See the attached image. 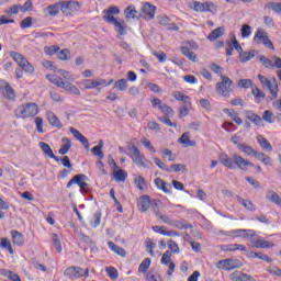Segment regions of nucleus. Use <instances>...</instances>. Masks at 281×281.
Returning <instances> with one entry per match:
<instances>
[{"instance_id":"f257e3e1","label":"nucleus","mask_w":281,"mask_h":281,"mask_svg":"<svg viewBox=\"0 0 281 281\" xmlns=\"http://www.w3.org/2000/svg\"><path fill=\"white\" fill-rule=\"evenodd\" d=\"M221 236H228L231 238H250V243L256 249H271L273 243L260 238L251 229H233L229 232L220 231Z\"/></svg>"},{"instance_id":"f03ea898","label":"nucleus","mask_w":281,"mask_h":281,"mask_svg":"<svg viewBox=\"0 0 281 281\" xmlns=\"http://www.w3.org/2000/svg\"><path fill=\"white\" fill-rule=\"evenodd\" d=\"M103 21L114 26V30L119 36H126L127 26L124 20H117L115 15L120 13V8L115 5H110L108 9L103 10Z\"/></svg>"},{"instance_id":"7ed1b4c3","label":"nucleus","mask_w":281,"mask_h":281,"mask_svg":"<svg viewBox=\"0 0 281 281\" xmlns=\"http://www.w3.org/2000/svg\"><path fill=\"white\" fill-rule=\"evenodd\" d=\"M211 70H213L214 74L220 76L222 80L221 82H217L215 85L216 92L218 93V95H223V98H229V93H232V85H234V81H232L229 77L224 76L223 67L216 64L211 65Z\"/></svg>"},{"instance_id":"20e7f679","label":"nucleus","mask_w":281,"mask_h":281,"mask_svg":"<svg viewBox=\"0 0 281 281\" xmlns=\"http://www.w3.org/2000/svg\"><path fill=\"white\" fill-rule=\"evenodd\" d=\"M46 79H48L52 85H56V87H61V89L68 91V93H71L72 95H80V90L78 89V87H76L71 82L64 81L63 78L58 77L57 75H47Z\"/></svg>"},{"instance_id":"39448f33","label":"nucleus","mask_w":281,"mask_h":281,"mask_svg":"<svg viewBox=\"0 0 281 281\" xmlns=\"http://www.w3.org/2000/svg\"><path fill=\"white\" fill-rule=\"evenodd\" d=\"M15 117L21 120H27V117H34L38 115V105L36 103H26L24 105H20L14 111Z\"/></svg>"},{"instance_id":"423d86ee","label":"nucleus","mask_w":281,"mask_h":281,"mask_svg":"<svg viewBox=\"0 0 281 281\" xmlns=\"http://www.w3.org/2000/svg\"><path fill=\"white\" fill-rule=\"evenodd\" d=\"M257 78L260 81L262 89H267V91H269V93L271 94L270 100H277L278 92L280 91V88L278 86V80L276 78H272L270 80L263 75H258Z\"/></svg>"},{"instance_id":"0eeeda50","label":"nucleus","mask_w":281,"mask_h":281,"mask_svg":"<svg viewBox=\"0 0 281 281\" xmlns=\"http://www.w3.org/2000/svg\"><path fill=\"white\" fill-rule=\"evenodd\" d=\"M64 276L69 280H80V278H89V269L83 270L81 267L71 266L64 271Z\"/></svg>"},{"instance_id":"6e6552de","label":"nucleus","mask_w":281,"mask_h":281,"mask_svg":"<svg viewBox=\"0 0 281 281\" xmlns=\"http://www.w3.org/2000/svg\"><path fill=\"white\" fill-rule=\"evenodd\" d=\"M10 57L13 58V60L23 69V71H26V74H34V66L25 59V57L16 52H11Z\"/></svg>"},{"instance_id":"1a4fd4ad","label":"nucleus","mask_w":281,"mask_h":281,"mask_svg":"<svg viewBox=\"0 0 281 281\" xmlns=\"http://www.w3.org/2000/svg\"><path fill=\"white\" fill-rule=\"evenodd\" d=\"M217 269H223V271H232L234 269H240L243 262L238 259H224L215 263Z\"/></svg>"},{"instance_id":"9d476101","label":"nucleus","mask_w":281,"mask_h":281,"mask_svg":"<svg viewBox=\"0 0 281 281\" xmlns=\"http://www.w3.org/2000/svg\"><path fill=\"white\" fill-rule=\"evenodd\" d=\"M130 150H132V154L130 155L132 161L136 166H138V168H146V162H144V159H146V157L142 154L139 148L135 145H132L130 147Z\"/></svg>"},{"instance_id":"9b49d317","label":"nucleus","mask_w":281,"mask_h":281,"mask_svg":"<svg viewBox=\"0 0 281 281\" xmlns=\"http://www.w3.org/2000/svg\"><path fill=\"white\" fill-rule=\"evenodd\" d=\"M191 10L194 12H212L213 10H216V4L212 1H206V2H199V1H193L190 5Z\"/></svg>"},{"instance_id":"f8f14e48","label":"nucleus","mask_w":281,"mask_h":281,"mask_svg":"<svg viewBox=\"0 0 281 281\" xmlns=\"http://www.w3.org/2000/svg\"><path fill=\"white\" fill-rule=\"evenodd\" d=\"M254 41H259L265 45V47H268L269 49H274L273 43L269 38V35H267V32L262 29H257Z\"/></svg>"},{"instance_id":"ddd939ff","label":"nucleus","mask_w":281,"mask_h":281,"mask_svg":"<svg viewBox=\"0 0 281 281\" xmlns=\"http://www.w3.org/2000/svg\"><path fill=\"white\" fill-rule=\"evenodd\" d=\"M60 11L63 14H67L68 12H78L80 10V2L69 0L59 2Z\"/></svg>"},{"instance_id":"4468645a","label":"nucleus","mask_w":281,"mask_h":281,"mask_svg":"<svg viewBox=\"0 0 281 281\" xmlns=\"http://www.w3.org/2000/svg\"><path fill=\"white\" fill-rule=\"evenodd\" d=\"M83 89H97V87H102V85H106V80L102 78L98 79H85L80 82Z\"/></svg>"},{"instance_id":"2eb2a0df","label":"nucleus","mask_w":281,"mask_h":281,"mask_svg":"<svg viewBox=\"0 0 281 281\" xmlns=\"http://www.w3.org/2000/svg\"><path fill=\"white\" fill-rule=\"evenodd\" d=\"M233 161L239 170H246V168L254 167V162L243 158V156L238 154H233Z\"/></svg>"},{"instance_id":"dca6fc26","label":"nucleus","mask_w":281,"mask_h":281,"mask_svg":"<svg viewBox=\"0 0 281 281\" xmlns=\"http://www.w3.org/2000/svg\"><path fill=\"white\" fill-rule=\"evenodd\" d=\"M140 12L144 13V16L146 19H149L151 21L155 19V12H157V7L150 4V2H144L140 7Z\"/></svg>"},{"instance_id":"f3484780","label":"nucleus","mask_w":281,"mask_h":281,"mask_svg":"<svg viewBox=\"0 0 281 281\" xmlns=\"http://www.w3.org/2000/svg\"><path fill=\"white\" fill-rule=\"evenodd\" d=\"M220 161L222 166L225 168H229V170H236V165L234 162V156L229 157L227 154L220 155Z\"/></svg>"},{"instance_id":"a211bd4d","label":"nucleus","mask_w":281,"mask_h":281,"mask_svg":"<svg viewBox=\"0 0 281 281\" xmlns=\"http://www.w3.org/2000/svg\"><path fill=\"white\" fill-rule=\"evenodd\" d=\"M69 131L71 135L85 146L86 150H89V139H87L80 131L76 130V127H69Z\"/></svg>"},{"instance_id":"6ab92c4d","label":"nucleus","mask_w":281,"mask_h":281,"mask_svg":"<svg viewBox=\"0 0 281 281\" xmlns=\"http://www.w3.org/2000/svg\"><path fill=\"white\" fill-rule=\"evenodd\" d=\"M40 148L42 150V153H44V155H46V157H49V159H54L55 161H60V158H58V156L54 155V150H52V147L49 146V144L45 143V142H40Z\"/></svg>"},{"instance_id":"aec40b11","label":"nucleus","mask_w":281,"mask_h":281,"mask_svg":"<svg viewBox=\"0 0 281 281\" xmlns=\"http://www.w3.org/2000/svg\"><path fill=\"white\" fill-rule=\"evenodd\" d=\"M151 199L149 195H143L138 199V203H137V206H138V210L139 212H148L149 207H150V203H151Z\"/></svg>"},{"instance_id":"412c9836","label":"nucleus","mask_w":281,"mask_h":281,"mask_svg":"<svg viewBox=\"0 0 281 281\" xmlns=\"http://www.w3.org/2000/svg\"><path fill=\"white\" fill-rule=\"evenodd\" d=\"M46 117L50 126H53L54 128H63V122H60V119H58V116L54 112L48 111L46 113Z\"/></svg>"},{"instance_id":"4be33fe9","label":"nucleus","mask_w":281,"mask_h":281,"mask_svg":"<svg viewBox=\"0 0 281 281\" xmlns=\"http://www.w3.org/2000/svg\"><path fill=\"white\" fill-rule=\"evenodd\" d=\"M232 281H256L251 274L241 271H235L231 274Z\"/></svg>"},{"instance_id":"5701e85b","label":"nucleus","mask_w":281,"mask_h":281,"mask_svg":"<svg viewBox=\"0 0 281 281\" xmlns=\"http://www.w3.org/2000/svg\"><path fill=\"white\" fill-rule=\"evenodd\" d=\"M244 114L246 115V117L252 122V124H255L256 126H262V117H260V115L254 113V111L251 110H245Z\"/></svg>"},{"instance_id":"b1692460","label":"nucleus","mask_w":281,"mask_h":281,"mask_svg":"<svg viewBox=\"0 0 281 281\" xmlns=\"http://www.w3.org/2000/svg\"><path fill=\"white\" fill-rule=\"evenodd\" d=\"M43 12L45 16H57L60 12V2L46 7Z\"/></svg>"},{"instance_id":"393cba45","label":"nucleus","mask_w":281,"mask_h":281,"mask_svg":"<svg viewBox=\"0 0 281 281\" xmlns=\"http://www.w3.org/2000/svg\"><path fill=\"white\" fill-rule=\"evenodd\" d=\"M10 234L12 236L13 245H16L18 247H23V245H25V237L19 231L12 229Z\"/></svg>"},{"instance_id":"a878e982","label":"nucleus","mask_w":281,"mask_h":281,"mask_svg":"<svg viewBox=\"0 0 281 281\" xmlns=\"http://www.w3.org/2000/svg\"><path fill=\"white\" fill-rule=\"evenodd\" d=\"M155 186L158 188V190H162L165 194H172V191L170 190V184L166 183L164 179L161 178H156L154 180Z\"/></svg>"},{"instance_id":"bb28decb","label":"nucleus","mask_w":281,"mask_h":281,"mask_svg":"<svg viewBox=\"0 0 281 281\" xmlns=\"http://www.w3.org/2000/svg\"><path fill=\"white\" fill-rule=\"evenodd\" d=\"M221 249L223 251H247V247L240 244L222 245Z\"/></svg>"},{"instance_id":"cd10ccee","label":"nucleus","mask_w":281,"mask_h":281,"mask_svg":"<svg viewBox=\"0 0 281 281\" xmlns=\"http://www.w3.org/2000/svg\"><path fill=\"white\" fill-rule=\"evenodd\" d=\"M179 143L182 144V146H184L186 148L196 146V143L190 139V132L183 133L179 138Z\"/></svg>"},{"instance_id":"c85d7f7f","label":"nucleus","mask_w":281,"mask_h":281,"mask_svg":"<svg viewBox=\"0 0 281 281\" xmlns=\"http://www.w3.org/2000/svg\"><path fill=\"white\" fill-rule=\"evenodd\" d=\"M2 95L3 98H5V100H14V98H16V94L14 93V88L10 86V83L4 85Z\"/></svg>"},{"instance_id":"c756f323","label":"nucleus","mask_w":281,"mask_h":281,"mask_svg":"<svg viewBox=\"0 0 281 281\" xmlns=\"http://www.w3.org/2000/svg\"><path fill=\"white\" fill-rule=\"evenodd\" d=\"M266 199L270 201L271 203H274V205H278L281 207V198L276 191H268L266 193Z\"/></svg>"},{"instance_id":"7c9ffc66","label":"nucleus","mask_w":281,"mask_h":281,"mask_svg":"<svg viewBox=\"0 0 281 281\" xmlns=\"http://www.w3.org/2000/svg\"><path fill=\"white\" fill-rule=\"evenodd\" d=\"M108 247H109V249H111V251H113L117 256H121V258H126V250H124V248L115 245V243L108 241Z\"/></svg>"},{"instance_id":"2f4dec72","label":"nucleus","mask_w":281,"mask_h":281,"mask_svg":"<svg viewBox=\"0 0 281 281\" xmlns=\"http://www.w3.org/2000/svg\"><path fill=\"white\" fill-rule=\"evenodd\" d=\"M223 113H227L228 117H232L233 122H235V124H237V126H240V124H243V119H240L238 116V113H236V111H234V109L225 108L223 110Z\"/></svg>"},{"instance_id":"473e14b6","label":"nucleus","mask_w":281,"mask_h":281,"mask_svg":"<svg viewBox=\"0 0 281 281\" xmlns=\"http://www.w3.org/2000/svg\"><path fill=\"white\" fill-rule=\"evenodd\" d=\"M223 34H225V26H220L209 34L207 41H216L217 38H221Z\"/></svg>"},{"instance_id":"72a5a7b5","label":"nucleus","mask_w":281,"mask_h":281,"mask_svg":"<svg viewBox=\"0 0 281 281\" xmlns=\"http://www.w3.org/2000/svg\"><path fill=\"white\" fill-rule=\"evenodd\" d=\"M257 142L263 150H267L268 153H271L273 150V146H271V143H269L267 138H265L262 135L257 136Z\"/></svg>"},{"instance_id":"f704fd0d","label":"nucleus","mask_w":281,"mask_h":281,"mask_svg":"<svg viewBox=\"0 0 281 281\" xmlns=\"http://www.w3.org/2000/svg\"><path fill=\"white\" fill-rule=\"evenodd\" d=\"M236 200H237V203H240V205H243V207H245L249 212H256V205H254L251 201L245 200L238 195H236Z\"/></svg>"},{"instance_id":"c9c22d12","label":"nucleus","mask_w":281,"mask_h":281,"mask_svg":"<svg viewBox=\"0 0 281 281\" xmlns=\"http://www.w3.org/2000/svg\"><path fill=\"white\" fill-rule=\"evenodd\" d=\"M63 145L61 147L58 149V154L59 155H67V153H69L70 148H71V139L64 137L61 138Z\"/></svg>"},{"instance_id":"e433bc0d","label":"nucleus","mask_w":281,"mask_h":281,"mask_svg":"<svg viewBox=\"0 0 281 281\" xmlns=\"http://www.w3.org/2000/svg\"><path fill=\"white\" fill-rule=\"evenodd\" d=\"M256 159H258V161H261V164H263L265 166H271V157L267 156V154L262 153V151H256L255 156Z\"/></svg>"},{"instance_id":"4c0bfd02","label":"nucleus","mask_w":281,"mask_h":281,"mask_svg":"<svg viewBox=\"0 0 281 281\" xmlns=\"http://www.w3.org/2000/svg\"><path fill=\"white\" fill-rule=\"evenodd\" d=\"M102 148H104V143L100 140L99 145L92 147V155H94V157H98V159H104V153L102 151Z\"/></svg>"},{"instance_id":"58836bf2","label":"nucleus","mask_w":281,"mask_h":281,"mask_svg":"<svg viewBox=\"0 0 281 281\" xmlns=\"http://www.w3.org/2000/svg\"><path fill=\"white\" fill-rule=\"evenodd\" d=\"M238 150H240V153H244V155H247L248 157H251L256 155L257 150L254 149L251 146L243 143L241 145H238Z\"/></svg>"},{"instance_id":"ea45409f","label":"nucleus","mask_w":281,"mask_h":281,"mask_svg":"<svg viewBox=\"0 0 281 281\" xmlns=\"http://www.w3.org/2000/svg\"><path fill=\"white\" fill-rule=\"evenodd\" d=\"M180 52L182 53L183 56H186V58H188L192 63H196V54L190 50V48L182 46L180 47Z\"/></svg>"},{"instance_id":"a19ab883","label":"nucleus","mask_w":281,"mask_h":281,"mask_svg":"<svg viewBox=\"0 0 281 281\" xmlns=\"http://www.w3.org/2000/svg\"><path fill=\"white\" fill-rule=\"evenodd\" d=\"M263 122H267V124H274L276 123V114L271 112V110L263 111L262 117Z\"/></svg>"},{"instance_id":"79ce46f5","label":"nucleus","mask_w":281,"mask_h":281,"mask_svg":"<svg viewBox=\"0 0 281 281\" xmlns=\"http://www.w3.org/2000/svg\"><path fill=\"white\" fill-rule=\"evenodd\" d=\"M190 109H192L191 101H186V103H182V108L179 109V117H186V115L190 113Z\"/></svg>"},{"instance_id":"37998d69","label":"nucleus","mask_w":281,"mask_h":281,"mask_svg":"<svg viewBox=\"0 0 281 281\" xmlns=\"http://www.w3.org/2000/svg\"><path fill=\"white\" fill-rule=\"evenodd\" d=\"M171 227H176L177 229H192V224H186L181 221L172 220Z\"/></svg>"},{"instance_id":"c03bdc74","label":"nucleus","mask_w":281,"mask_h":281,"mask_svg":"<svg viewBox=\"0 0 281 281\" xmlns=\"http://www.w3.org/2000/svg\"><path fill=\"white\" fill-rule=\"evenodd\" d=\"M172 95L175 100H177L178 102H182V104H186V102H190V97L183 94L181 91H175L172 92Z\"/></svg>"},{"instance_id":"a18cd8bd","label":"nucleus","mask_w":281,"mask_h":281,"mask_svg":"<svg viewBox=\"0 0 281 281\" xmlns=\"http://www.w3.org/2000/svg\"><path fill=\"white\" fill-rule=\"evenodd\" d=\"M251 93L256 98L257 102H260V100H265V98H267V94L256 86L252 87Z\"/></svg>"},{"instance_id":"49530a36","label":"nucleus","mask_w":281,"mask_h":281,"mask_svg":"<svg viewBox=\"0 0 281 281\" xmlns=\"http://www.w3.org/2000/svg\"><path fill=\"white\" fill-rule=\"evenodd\" d=\"M254 56H256V54L251 53V52H243L239 53V63H249V60H251V58H254Z\"/></svg>"},{"instance_id":"de8ad7c7","label":"nucleus","mask_w":281,"mask_h":281,"mask_svg":"<svg viewBox=\"0 0 281 281\" xmlns=\"http://www.w3.org/2000/svg\"><path fill=\"white\" fill-rule=\"evenodd\" d=\"M114 87L117 91H126L128 89V81L126 79H119L115 81Z\"/></svg>"},{"instance_id":"09e8293b","label":"nucleus","mask_w":281,"mask_h":281,"mask_svg":"<svg viewBox=\"0 0 281 281\" xmlns=\"http://www.w3.org/2000/svg\"><path fill=\"white\" fill-rule=\"evenodd\" d=\"M266 8L272 10V12H276L277 14H281V2H268L266 3Z\"/></svg>"},{"instance_id":"8fccbe9b","label":"nucleus","mask_w":281,"mask_h":281,"mask_svg":"<svg viewBox=\"0 0 281 281\" xmlns=\"http://www.w3.org/2000/svg\"><path fill=\"white\" fill-rule=\"evenodd\" d=\"M149 268H150V258H146L140 262L138 267V273H146Z\"/></svg>"},{"instance_id":"3c124183","label":"nucleus","mask_w":281,"mask_h":281,"mask_svg":"<svg viewBox=\"0 0 281 281\" xmlns=\"http://www.w3.org/2000/svg\"><path fill=\"white\" fill-rule=\"evenodd\" d=\"M183 170H186V165L173 164L167 169V172H183Z\"/></svg>"},{"instance_id":"603ef678","label":"nucleus","mask_w":281,"mask_h":281,"mask_svg":"<svg viewBox=\"0 0 281 281\" xmlns=\"http://www.w3.org/2000/svg\"><path fill=\"white\" fill-rule=\"evenodd\" d=\"M124 12L125 19H135L137 16V10L133 5L127 7Z\"/></svg>"},{"instance_id":"864d4df0","label":"nucleus","mask_w":281,"mask_h":281,"mask_svg":"<svg viewBox=\"0 0 281 281\" xmlns=\"http://www.w3.org/2000/svg\"><path fill=\"white\" fill-rule=\"evenodd\" d=\"M134 183H135L136 188H138V190H144V188L146 186V179H144L143 176H136L134 178Z\"/></svg>"},{"instance_id":"5fc2aeb1","label":"nucleus","mask_w":281,"mask_h":281,"mask_svg":"<svg viewBox=\"0 0 281 281\" xmlns=\"http://www.w3.org/2000/svg\"><path fill=\"white\" fill-rule=\"evenodd\" d=\"M126 177H128V173L125 170L120 169L114 172L115 181H126Z\"/></svg>"},{"instance_id":"6e6d98bb","label":"nucleus","mask_w":281,"mask_h":281,"mask_svg":"<svg viewBox=\"0 0 281 281\" xmlns=\"http://www.w3.org/2000/svg\"><path fill=\"white\" fill-rule=\"evenodd\" d=\"M160 111L166 115V117H172V115H175V110H172V108L166 103L160 105Z\"/></svg>"},{"instance_id":"4d7b16f0","label":"nucleus","mask_w":281,"mask_h":281,"mask_svg":"<svg viewBox=\"0 0 281 281\" xmlns=\"http://www.w3.org/2000/svg\"><path fill=\"white\" fill-rule=\"evenodd\" d=\"M105 271L111 280H117V278H120V273L114 267H108L105 268Z\"/></svg>"},{"instance_id":"13d9d810","label":"nucleus","mask_w":281,"mask_h":281,"mask_svg":"<svg viewBox=\"0 0 281 281\" xmlns=\"http://www.w3.org/2000/svg\"><path fill=\"white\" fill-rule=\"evenodd\" d=\"M100 221H102V213L101 212H95L91 218V226L92 227H99L100 226Z\"/></svg>"},{"instance_id":"bf43d9fd","label":"nucleus","mask_w":281,"mask_h":281,"mask_svg":"<svg viewBox=\"0 0 281 281\" xmlns=\"http://www.w3.org/2000/svg\"><path fill=\"white\" fill-rule=\"evenodd\" d=\"M254 86V81H251V79H240L237 83V87H239V89H249Z\"/></svg>"},{"instance_id":"052dcab7","label":"nucleus","mask_w":281,"mask_h":281,"mask_svg":"<svg viewBox=\"0 0 281 281\" xmlns=\"http://www.w3.org/2000/svg\"><path fill=\"white\" fill-rule=\"evenodd\" d=\"M53 245L56 248V250L60 254L63 251V244H60V238H58L57 234L52 235Z\"/></svg>"},{"instance_id":"680f3d73","label":"nucleus","mask_w":281,"mask_h":281,"mask_svg":"<svg viewBox=\"0 0 281 281\" xmlns=\"http://www.w3.org/2000/svg\"><path fill=\"white\" fill-rule=\"evenodd\" d=\"M22 11L23 10V5H21V4H14V5H12L11 8H9V9H7L5 11H4V13L5 14H10V15H12V14H19V11Z\"/></svg>"},{"instance_id":"e2e57ef3","label":"nucleus","mask_w":281,"mask_h":281,"mask_svg":"<svg viewBox=\"0 0 281 281\" xmlns=\"http://www.w3.org/2000/svg\"><path fill=\"white\" fill-rule=\"evenodd\" d=\"M259 60L267 69H273V61H271V59L267 58L265 55H261Z\"/></svg>"},{"instance_id":"0e129e2a","label":"nucleus","mask_w":281,"mask_h":281,"mask_svg":"<svg viewBox=\"0 0 281 281\" xmlns=\"http://www.w3.org/2000/svg\"><path fill=\"white\" fill-rule=\"evenodd\" d=\"M241 32V38H248V36H251V26L248 24H244L240 29Z\"/></svg>"},{"instance_id":"69168bd1","label":"nucleus","mask_w":281,"mask_h":281,"mask_svg":"<svg viewBox=\"0 0 281 281\" xmlns=\"http://www.w3.org/2000/svg\"><path fill=\"white\" fill-rule=\"evenodd\" d=\"M32 26V16H26L25 19H23L20 23V27L22 30H27Z\"/></svg>"},{"instance_id":"338daca9","label":"nucleus","mask_w":281,"mask_h":281,"mask_svg":"<svg viewBox=\"0 0 281 281\" xmlns=\"http://www.w3.org/2000/svg\"><path fill=\"white\" fill-rule=\"evenodd\" d=\"M167 245H168V247H169V249H170V251L172 252V254H179V245L177 244V243H175V240H172V239H169L168 241H167Z\"/></svg>"},{"instance_id":"774afa93","label":"nucleus","mask_w":281,"mask_h":281,"mask_svg":"<svg viewBox=\"0 0 281 281\" xmlns=\"http://www.w3.org/2000/svg\"><path fill=\"white\" fill-rule=\"evenodd\" d=\"M146 280H147V281H161V277H159L158 273L148 272V273L146 274Z\"/></svg>"}]
</instances>
